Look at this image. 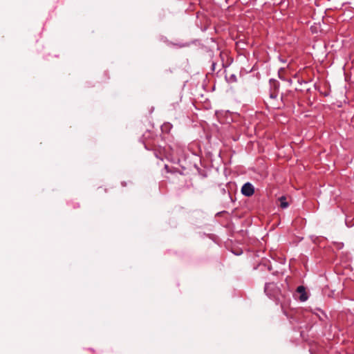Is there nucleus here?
<instances>
[{
	"label": "nucleus",
	"mask_w": 354,
	"mask_h": 354,
	"mask_svg": "<svg viewBox=\"0 0 354 354\" xmlns=\"http://www.w3.org/2000/svg\"><path fill=\"white\" fill-rule=\"evenodd\" d=\"M254 192L253 185L250 183H245L241 188V193L246 196H251Z\"/></svg>",
	"instance_id": "f257e3e1"
},
{
	"label": "nucleus",
	"mask_w": 354,
	"mask_h": 354,
	"mask_svg": "<svg viewBox=\"0 0 354 354\" xmlns=\"http://www.w3.org/2000/svg\"><path fill=\"white\" fill-rule=\"evenodd\" d=\"M297 291L299 293H301V295L299 297L300 301H305L306 300H307L308 297H307V295L306 294L305 288L304 286H300L297 287Z\"/></svg>",
	"instance_id": "f03ea898"
},
{
	"label": "nucleus",
	"mask_w": 354,
	"mask_h": 354,
	"mask_svg": "<svg viewBox=\"0 0 354 354\" xmlns=\"http://www.w3.org/2000/svg\"><path fill=\"white\" fill-rule=\"evenodd\" d=\"M271 284H266V287H265V292H268V290L269 288V286H270Z\"/></svg>",
	"instance_id": "20e7f679"
},
{
	"label": "nucleus",
	"mask_w": 354,
	"mask_h": 354,
	"mask_svg": "<svg viewBox=\"0 0 354 354\" xmlns=\"http://www.w3.org/2000/svg\"><path fill=\"white\" fill-rule=\"evenodd\" d=\"M279 201L281 207L286 208L288 206V203L286 202V198L285 196L280 197Z\"/></svg>",
	"instance_id": "7ed1b4c3"
}]
</instances>
